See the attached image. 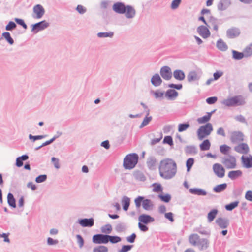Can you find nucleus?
<instances>
[{
  "instance_id": "obj_1",
  "label": "nucleus",
  "mask_w": 252,
  "mask_h": 252,
  "mask_svg": "<svg viewBox=\"0 0 252 252\" xmlns=\"http://www.w3.org/2000/svg\"><path fill=\"white\" fill-rule=\"evenodd\" d=\"M158 169L162 178L169 180L173 178L177 173V164L172 159L167 158L160 161Z\"/></svg>"
},
{
  "instance_id": "obj_2",
  "label": "nucleus",
  "mask_w": 252,
  "mask_h": 252,
  "mask_svg": "<svg viewBox=\"0 0 252 252\" xmlns=\"http://www.w3.org/2000/svg\"><path fill=\"white\" fill-rule=\"evenodd\" d=\"M139 157L137 154L133 153L127 155L124 158L123 167L125 169L134 168L138 163Z\"/></svg>"
},
{
  "instance_id": "obj_3",
  "label": "nucleus",
  "mask_w": 252,
  "mask_h": 252,
  "mask_svg": "<svg viewBox=\"0 0 252 252\" xmlns=\"http://www.w3.org/2000/svg\"><path fill=\"white\" fill-rule=\"evenodd\" d=\"M222 103L228 107H235L245 104L246 101L241 95H239L224 99Z\"/></svg>"
},
{
  "instance_id": "obj_4",
  "label": "nucleus",
  "mask_w": 252,
  "mask_h": 252,
  "mask_svg": "<svg viewBox=\"0 0 252 252\" xmlns=\"http://www.w3.org/2000/svg\"><path fill=\"white\" fill-rule=\"evenodd\" d=\"M213 130L212 125L210 123H207L201 126L197 131L198 139L202 140L205 137L210 135Z\"/></svg>"
},
{
  "instance_id": "obj_5",
  "label": "nucleus",
  "mask_w": 252,
  "mask_h": 252,
  "mask_svg": "<svg viewBox=\"0 0 252 252\" xmlns=\"http://www.w3.org/2000/svg\"><path fill=\"white\" fill-rule=\"evenodd\" d=\"M222 163L227 169H234L237 166L236 158L230 155L228 157L222 158Z\"/></svg>"
},
{
  "instance_id": "obj_6",
  "label": "nucleus",
  "mask_w": 252,
  "mask_h": 252,
  "mask_svg": "<svg viewBox=\"0 0 252 252\" xmlns=\"http://www.w3.org/2000/svg\"><path fill=\"white\" fill-rule=\"evenodd\" d=\"M32 32L36 34L40 31L44 30L49 26V23L45 20H43L38 23L32 24Z\"/></svg>"
},
{
  "instance_id": "obj_7",
  "label": "nucleus",
  "mask_w": 252,
  "mask_h": 252,
  "mask_svg": "<svg viewBox=\"0 0 252 252\" xmlns=\"http://www.w3.org/2000/svg\"><path fill=\"white\" fill-rule=\"evenodd\" d=\"M161 77L165 80H169L172 78V72L171 68L168 66H163L160 69Z\"/></svg>"
},
{
  "instance_id": "obj_8",
  "label": "nucleus",
  "mask_w": 252,
  "mask_h": 252,
  "mask_svg": "<svg viewBox=\"0 0 252 252\" xmlns=\"http://www.w3.org/2000/svg\"><path fill=\"white\" fill-rule=\"evenodd\" d=\"M108 234H97L93 236L92 241L94 244H107Z\"/></svg>"
},
{
  "instance_id": "obj_9",
  "label": "nucleus",
  "mask_w": 252,
  "mask_h": 252,
  "mask_svg": "<svg viewBox=\"0 0 252 252\" xmlns=\"http://www.w3.org/2000/svg\"><path fill=\"white\" fill-rule=\"evenodd\" d=\"M213 170L215 174L219 178H222L225 176V169L220 163H215L213 165Z\"/></svg>"
},
{
  "instance_id": "obj_10",
  "label": "nucleus",
  "mask_w": 252,
  "mask_h": 252,
  "mask_svg": "<svg viewBox=\"0 0 252 252\" xmlns=\"http://www.w3.org/2000/svg\"><path fill=\"white\" fill-rule=\"evenodd\" d=\"M244 135L241 131H233L231 134L230 141L232 143H237L244 141Z\"/></svg>"
},
{
  "instance_id": "obj_11",
  "label": "nucleus",
  "mask_w": 252,
  "mask_h": 252,
  "mask_svg": "<svg viewBox=\"0 0 252 252\" xmlns=\"http://www.w3.org/2000/svg\"><path fill=\"white\" fill-rule=\"evenodd\" d=\"M241 33V31L237 27H232L226 31V36L230 39L238 37Z\"/></svg>"
},
{
  "instance_id": "obj_12",
  "label": "nucleus",
  "mask_w": 252,
  "mask_h": 252,
  "mask_svg": "<svg viewBox=\"0 0 252 252\" xmlns=\"http://www.w3.org/2000/svg\"><path fill=\"white\" fill-rule=\"evenodd\" d=\"M197 32L203 38H207L210 36L211 33L209 29L205 26L201 25L197 28Z\"/></svg>"
},
{
  "instance_id": "obj_13",
  "label": "nucleus",
  "mask_w": 252,
  "mask_h": 252,
  "mask_svg": "<svg viewBox=\"0 0 252 252\" xmlns=\"http://www.w3.org/2000/svg\"><path fill=\"white\" fill-rule=\"evenodd\" d=\"M33 12L35 14V16L32 15V17L36 19H40L45 13V9L40 4H37L34 6Z\"/></svg>"
},
{
  "instance_id": "obj_14",
  "label": "nucleus",
  "mask_w": 252,
  "mask_h": 252,
  "mask_svg": "<svg viewBox=\"0 0 252 252\" xmlns=\"http://www.w3.org/2000/svg\"><path fill=\"white\" fill-rule=\"evenodd\" d=\"M126 6L124 3L122 2H117L115 3L113 6L112 9L116 13L118 14H125L126 13Z\"/></svg>"
},
{
  "instance_id": "obj_15",
  "label": "nucleus",
  "mask_w": 252,
  "mask_h": 252,
  "mask_svg": "<svg viewBox=\"0 0 252 252\" xmlns=\"http://www.w3.org/2000/svg\"><path fill=\"white\" fill-rule=\"evenodd\" d=\"M216 224L221 229H225L229 225V220L227 218L219 217L216 220Z\"/></svg>"
},
{
  "instance_id": "obj_16",
  "label": "nucleus",
  "mask_w": 252,
  "mask_h": 252,
  "mask_svg": "<svg viewBox=\"0 0 252 252\" xmlns=\"http://www.w3.org/2000/svg\"><path fill=\"white\" fill-rule=\"evenodd\" d=\"M78 222L82 227H90L94 225V220L93 218H90L89 219H80L78 220Z\"/></svg>"
},
{
  "instance_id": "obj_17",
  "label": "nucleus",
  "mask_w": 252,
  "mask_h": 252,
  "mask_svg": "<svg viewBox=\"0 0 252 252\" xmlns=\"http://www.w3.org/2000/svg\"><path fill=\"white\" fill-rule=\"evenodd\" d=\"M234 150L238 153L246 154L249 152V147L247 143H242L234 147Z\"/></svg>"
},
{
  "instance_id": "obj_18",
  "label": "nucleus",
  "mask_w": 252,
  "mask_h": 252,
  "mask_svg": "<svg viewBox=\"0 0 252 252\" xmlns=\"http://www.w3.org/2000/svg\"><path fill=\"white\" fill-rule=\"evenodd\" d=\"M138 220L144 224H148V223L154 222L155 219L149 215L143 214L139 216Z\"/></svg>"
},
{
  "instance_id": "obj_19",
  "label": "nucleus",
  "mask_w": 252,
  "mask_h": 252,
  "mask_svg": "<svg viewBox=\"0 0 252 252\" xmlns=\"http://www.w3.org/2000/svg\"><path fill=\"white\" fill-rule=\"evenodd\" d=\"M241 160L243 166L246 168H252V156L249 155V156H242Z\"/></svg>"
},
{
  "instance_id": "obj_20",
  "label": "nucleus",
  "mask_w": 252,
  "mask_h": 252,
  "mask_svg": "<svg viewBox=\"0 0 252 252\" xmlns=\"http://www.w3.org/2000/svg\"><path fill=\"white\" fill-rule=\"evenodd\" d=\"M209 245V241L206 238H199L197 245L198 249L200 251H203L206 250Z\"/></svg>"
},
{
  "instance_id": "obj_21",
  "label": "nucleus",
  "mask_w": 252,
  "mask_h": 252,
  "mask_svg": "<svg viewBox=\"0 0 252 252\" xmlns=\"http://www.w3.org/2000/svg\"><path fill=\"white\" fill-rule=\"evenodd\" d=\"M151 83L154 87H158L161 85L162 80L158 73H156L151 77Z\"/></svg>"
},
{
  "instance_id": "obj_22",
  "label": "nucleus",
  "mask_w": 252,
  "mask_h": 252,
  "mask_svg": "<svg viewBox=\"0 0 252 252\" xmlns=\"http://www.w3.org/2000/svg\"><path fill=\"white\" fill-rule=\"evenodd\" d=\"M125 16L127 18H133L136 14V11L131 5H126V7Z\"/></svg>"
},
{
  "instance_id": "obj_23",
  "label": "nucleus",
  "mask_w": 252,
  "mask_h": 252,
  "mask_svg": "<svg viewBox=\"0 0 252 252\" xmlns=\"http://www.w3.org/2000/svg\"><path fill=\"white\" fill-rule=\"evenodd\" d=\"M157 163V159L154 156H151L147 159L146 164L148 168L151 170L156 169V166Z\"/></svg>"
},
{
  "instance_id": "obj_24",
  "label": "nucleus",
  "mask_w": 252,
  "mask_h": 252,
  "mask_svg": "<svg viewBox=\"0 0 252 252\" xmlns=\"http://www.w3.org/2000/svg\"><path fill=\"white\" fill-rule=\"evenodd\" d=\"M178 92L174 89H169L165 94V97L169 100H174L178 96Z\"/></svg>"
},
{
  "instance_id": "obj_25",
  "label": "nucleus",
  "mask_w": 252,
  "mask_h": 252,
  "mask_svg": "<svg viewBox=\"0 0 252 252\" xmlns=\"http://www.w3.org/2000/svg\"><path fill=\"white\" fill-rule=\"evenodd\" d=\"M189 191L190 193L198 196H206L207 194L205 190L197 188H190Z\"/></svg>"
},
{
  "instance_id": "obj_26",
  "label": "nucleus",
  "mask_w": 252,
  "mask_h": 252,
  "mask_svg": "<svg viewBox=\"0 0 252 252\" xmlns=\"http://www.w3.org/2000/svg\"><path fill=\"white\" fill-rule=\"evenodd\" d=\"M174 78L179 81L183 80L186 77L184 72L180 69H176L173 73Z\"/></svg>"
},
{
  "instance_id": "obj_27",
  "label": "nucleus",
  "mask_w": 252,
  "mask_h": 252,
  "mask_svg": "<svg viewBox=\"0 0 252 252\" xmlns=\"http://www.w3.org/2000/svg\"><path fill=\"white\" fill-rule=\"evenodd\" d=\"M200 77L198 75L197 72L195 71H190L187 75V80L189 82L197 81Z\"/></svg>"
},
{
  "instance_id": "obj_28",
  "label": "nucleus",
  "mask_w": 252,
  "mask_h": 252,
  "mask_svg": "<svg viewBox=\"0 0 252 252\" xmlns=\"http://www.w3.org/2000/svg\"><path fill=\"white\" fill-rule=\"evenodd\" d=\"M185 152L187 155H195L198 151L194 145H187L185 148Z\"/></svg>"
},
{
  "instance_id": "obj_29",
  "label": "nucleus",
  "mask_w": 252,
  "mask_h": 252,
  "mask_svg": "<svg viewBox=\"0 0 252 252\" xmlns=\"http://www.w3.org/2000/svg\"><path fill=\"white\" fill-rule=\"evenodd\" d=\"M242 172L240 170L230 171L228 174V177L231 180H234L241 176Z\"/></svg>"
},
{
  "instance_id": "obj_30",
  "label": "nucleus",
  "mask_w": 252,
  "mask_h": 252,
  "mask_svg": "<svg viewBox=\"0 0 252 252\" xmlns=\"http://www.w3.org/2000/svg\"><path fill=\"white\" fill-rule=\"evenodd\" d=\"M200 238L199 236L197 234H191L189 237V243L193 246H196Z\"/></svg>"
},
{
  "instance_id": "obj_31",
  "label": "nucleus",
  "mask_w": 252,
  "mask_h": 252,
  "mask_svg": "<svg viewBox=\"0 0 252 252\" xmlns=\"http://www.w3.org/2000/svg\"><path fill=\"white\" fill-rule=\"evenodd\" d=\"M217 48L221 51H225L228 49V46L221 39H219L216 43Z\"/></svg>"
},
{
  "instance_id": "obj_32",
  "label": "nucleus",
  "mask_w": 252,
  "mask_h": 252,
  "mask_svg": "<svg viewBox=\"0 0 252 252\" xmlns=\"http://www.w3.org/2000/svg\"><path fill=\"white\" fill-rule=\"evenodd\" d=\"M7 203L9 206L12 208H15L16 207V200L11 192H9L7 194Z\"/></svg>"
},
{
  "instance_id": "obj_33",
  "label": "nucleus",
  "mask_w": 252,
  "mask_h": 252,
  "mask_svg": "<svg viewBox=\"0 0 252 252\" xmlns=\"http://www.w3.org/2000/svg\"><path fill=\"white\" fill-rule=\"evenodd\" d=\"M142 207L146 210H152L154 207L152 201L149 199H145L142 203Z\"/></svg>"
},
{
  "instance_id": "obj_34",
  "label": "nucleus",
  "mask_w": 252,
  "mask_h": 252,
  "mask_svg": "<svg viewBox=\"0 0 252 252\" xmlns=\"http://www.w3.org/2000/svg\"><path fill=\"white\" fill-rule=\"evenodd\" d=\"M227 186V184L226 183L219 184L214 187L213 190L216 193H220L226 189Z\"/></svg>"
},
{
  "instance_id": "obj_35",
  "label": "nucleus",
  "mask_w": 252,
  "mask_h": 252,
  "mask_svg": "<svg viewBox=\"0 0 252 252\" xmlns=\"http://www.w3.org/2000/svg\"><path fill=\"white\" fill-rule=\"evenodd\" d=\"M130 198L126 196H124L122 199V204L123 210L125 211L128 210L130 205Z\"/></svg>"
},
{
  "instance_id": "obj_36",
  "label": "nucleus",
  "mask_w": 252,
  "mask_h": 252,
  "mask_svg": "<svg viewBox=\"0 0 252 252\" xmlns=\"http://www.w3.org/2000/svg\"><path fill=\"white\" fill-rule=\"evenodd\" d=\"M218 213V210L217 209H213L207 215V219L209 222H211L216 218V215Z\"/></svg>"
},
{
  "instance_id": "obj_37",
  "label": "nucleus",
  "mask_w": 252,
  "mask_h": 252,
  "mask_svg": "<svg viewBox=\"0 0 252 252\" xmlns=\"http://www.w3.org/2000/svg\"><path fill=\"white\" fill-rule=\"evenodd\" d=\"M211 146V143L208 139L204 140L199 145L201 151L208 150Z\"/></svg>"
},
{
  "instance_id": "obj_38",
  "label": "nucleus",
  "mask_w": 252,
  "mask_h": 252,
  "mask_svg": "<svg viewBox=\"0 0 252 252\" xmlns=\"http://www.w3.org/2000/svg\"><path fill=\"white\" fill-rule=\"evenodd\" d=\"M150 93L154 95L155 98L157 99L162 98L164 94V92L160 90H157L156 91L151 90Z\"/></svg>"
},
{
  "instance_id": "obj_39",
  "label": "nucleus",
  "mask_w": 252,
  "mask_h": 252,
  "mask_svg": "<svg viewBox=\"0 0 252 252\" xmlns=\"http://www.w3.org/2000/svg\"><path fill=\"white\" fill-rule=\"evenodd\" d=\"M107 243L110 242L112 244H116L121 241L122 239L118 236H111L108 235Z\"/></svg>"
},
{
  "instance_id": "obj_40",
  "label": "nucleus",
  "mask_w": 252,
  "mask_h": 252,
  "mask_svg": "<svg viewBox=\"0 0 252 252\" xmlns=\"http://www.w3.org/2000/svg\"><path fill=\"white\" fill-rule=\"evenodd\" d=\"M239 201H235L234 202H231L229 204H226L225 206V208L227 211H232L234 208L237 207L239 204Z\"/></svg>"
},
{
  "instance_id": "obj_41",
  "label": "nucleus",
  "mask_w": 252,
  "mask_h": 252,
  "mask_svg": "<svg viewBox=\"0 0 252 252\" xmlns=\"http://www.w3.org/2000/svg\"><path fill=\"white\" fill-rule=\"evenodd\" d=\"M126 229V225L125 223L122 222L117 224L115 227V230L118 233L124 232Z\"/></svg>"
},
{
  "instance_id": "obj_42",
  "label": "nucleus",
  "mask_w": 252,
  "mask_h": 252,
  "mask_svg": "<svg viewBox=\"0 0 252 252\" xmlns=\"http://www.w3.org/2000/svg\"><path fill=\"white\" fill-rule=\"evenodd\" d=\"M232 58L236 60L242 59L244 57V53L240 52L236 50H233L232 51Z\"/></svg>"
},
{
  "instance_id": "obj_43",
  "label": "nucleus",
  "mask_w": 252,
  "mask_h": 252,
  "mask_svg": "<svg viewBox=\"0 0 252 252\" xmlns=\"http://www.w3.org/2000/svg\"><path fill=\"white\" fill-rule=\"evenodd\" d=\"M112 230V226L110 224H106L101 228V231L105 234H108L111 233Z\"/></svg>"
},
{
  "instance_id": "obj_44",
  "label": "nucleus",
  "mask_w": 252,
  "mask_h": 252,
  "mask_svg": "<svg viewBox=\"0 0 252 252\" xmlns=\"http://www.w3.org/2000/svg\"><path fill=\"white\" fill-rule=\"evenodd\" d=\"M93 252H108V249L106 246L99 245L94 247L93 250Z\"/></svg>"
},
{
  "instance_id": "obj_45",
  "label": "nucleus",
  "mask_w": 252,
  "mask_h": 252,
  "mask_svg": "<svg viewBox=\"0 0 252 252\" xmlns=\"http://www.w3.org/2000/svg\"><path fill=\"white\" fill-rule=\"evenodd\" d=\"M135 178L140 181H144L146 180V177L144 174L141 171H137L134 173Z\"/></svg>"
},
{
  "instance_id": "obj_46",
  "label": "nucleus",
  "mask_w": 252,
  "mask_h": 252,
  "mask_svg": "<svg viewBox=\"0 0 252 252\" xmlns=\"http://www.w3.org/2000/svg\"><path fill=\"white\" fill-rule=\"evenodd\" d=\"M2 36L5 39L7 42L10 45L14 44V41L12 38L11 37L10 34L8 32H4L2 33Z\"/></svg>"
},
{
  "instance_id": "obj_47",
  "label": "nucleus",
  "mask_w": 252,
  "mask_h": 252,
  "mask_svg": "<svg viewBox=\"0 0 252 252\" xmlns=\"http://www.w3.org/2000/svg\"><path fill=\"white\" fill-rule=\"evenodd\" d=\"M190 125L189 123H184L179 124L178 125V131L180 132L185 131L189 127Z\"/></svg>"
},
{
  "instance_id": "obj_48",
  "label": "nucleus",
  "mask_w": 252,
  "mask_h": 252,
  "mask_svg": "<svg viewBox=\"0 0 252 252\" xmlns=\"http://www.w3.org/2000/svg\"><path fill=\"white\" fill-rule=\"evenodd\" d=\"M158 197L162 201L165 203L169 202L171 199V195L169 194H159Z\"/></svg>"
},
{
  "instance_id": "obj_49",
  "label": "nucleus",
  "mask_w": 252,
  "mask_h": 252,
  "mask_svg": "<svg viewBox=\"0 0 252 252\" xmlns=\"http://www.w3.org/2000/svg\"><path fill=\"white\" fill-rule=\"evenodd\" d=\"M144 197L142 196H138L135 199L134 202L135 204L136 207L137 208H139L141 206V204L142 205V203H143V201L144 200Z\"/></svg>"
},
{
  "instance_id": "obj_50",
  "label": "nucleus",
  "mask_w": 252,
  "mask_h": 252,
  "mask_svg": "<svg viewBox=\"0 0 252 252\" xmlns=\"http://www.w3.org/2000/svg\"><path fill=\"white\" fill-rule=\"evenodd\" d=\"M194 162V159L192 158H188L186 163V165L187 167V170L188 172L189 171L193 165Z\"/></svg>"
},
{
  "instance_id": "obj_51",
  "label": "nucleus",
  "mask_w": 252,
  "mask_h": 252,
  "mask_svg": "<svg viewBox=\"0 0 252 252\" xmlns=\"http://www.w3.org/2000/svg\"><path fill=\"white\" fill-rule=\"evenodd\" d=\"M97 36L99 38H105V37H112L114 35V32H98L97 34Z\"/></svg>"
},
{
  "instance_id": "obj_52",
  "label": "nucleus",
  "mask_w": 252,
  "mask_h": 252,
  "mask_svg": "<svg viewBox=\"0 0 252 252\" xmlns=\"http://www.w3.org/2000/svg\"><path fill=\"white\" fill-rule=\"evenodd\" d=\"M230 149V147L225 144L222 145L220 147V152L224 155L228 154L229 151Z\"/></svg>"
},
{
  "instance_id": "obj_53",
  "label": "nucleus",
  "mask_w": 252,
  "mask_h": 252,
  "mask_svg": "<svg viewBox=\"0 0 252 252\" xmlns=\"http://www.w3.org/2000/svg\"><path fill=\"white\" fill-rule=\"evenodd\" d=\"M152 120V116H149V117L145 116V117L143 119L142 123L140 125L139 128H142L146 126H147Z\"/></svg>"
},
{
  "instance_id": "obj_54",
  "label": "nucleus",
  "mask_w": 252,
  "mask_h": 252,
  "mask_svg": "<svg viewBox=\"0 0 252 252\" xmlns=\"http://www.w3.org/2000/svg\"><path fill=\"white\" fill-rule=\"evenodd\" d=\"M152 186H153V191L155 192H161L163 190L162 186L159 183H154Z\"/></svg>"
},
{
  "instance_id": "obj_55",
  "label": "nucleus",
  "mask_w": 252,
  "mask_h": 252,
  "mask_svg": "<svg viewBox=\"0 0 252 252\" xmlns=\"http://www.w3.org/2000/svg\"><path fill=\"white\" fill-rule=\"evenodd\" d=\"M133 247V246L131 245H124L121 249L118 250V252H128L131 250Z\"/></svg>"
},
{
  "instance_id": "obj_56",
  "label": "nucleus",
  "mask_w": 252,
  "mask_h": 252,
  "mask_svg": "<svg viewBox=\"0 0 252 252\" xmlns=\"http://www.w3.org/2000/svg\"><path fill=\"white\" fill-rule=\"evenodd\" d=\"M210 115H205L202 117L198 118L197 120L199 124H204L207 123L210 120Z\"/></svg>"
},
{
  "instance_id": "obj_57",
  "label": "nucleus",
  "mask_w": 252,
  "mask_h": 252,
  "mask_svg": "<svg viewBox=\"0 0 252 252\" xmlns=\"http://www.w3.org/2000/svg\"><path fill=\"white\" fill-rule=\"evenodd\" d=\"M196 231L201 234L208 236H210V235L211 234V232H210V230H207L205 229V228H202V227L197 228L196 229Z\"/></svg>"
},
{
  "instance_id": "obj_58",
  "label": "nucleus",
  "mask_w": 252,
  "mask_h": 252,
  "mask_svg": "<svg viewBox=\"0 0 252 252\" xmlns=\"http://www.w3.org/2000/svg\"><path fill=\"white\" fill-rule=\"evenodd\" d=\"M46 136H47L46 135L33 136L32 134H30L29 135V138L30 140H32L33 142H34L36 140H40V139H42L43 138H44Z\"/></svg>"
},
{
  "instance_id": "obj_59",
  "label": "nucleus",
  "mask_w": 252,
  "mask_h": 252,
  "mask_svg": "<svg viewBox=\"0 0 252 252\" xmlns=\"http://www.w3.org/2000/svg\"><path fill=\"white\" fill-rule=\"evenodd\" d=\"M47 178V176L46 174H42L38 176L35 178V182L37 183H41L45 182Z\"/></svg>"
},
{
  "instance_id": "obj_60",
  "label": "nucleus",
  "mask_w": 252,
  "mask_h": 252,
  "mask_svg": "<svg viewBox=\"0 0 252 252\" xmlns=\"http://www.w3.org/2000/svg\"><path fill=\"white\" fill-rule=\"evenodd\" d=\"M162 143L167 144L170 146L174 145L172 137L171 136H166L164 137Z\"/></svg>"
},
{
  "instance_id": "obj_61",
  "label": "nucleus",
  "mask_w": 252,
  "mask_h": 252,
  "mask_svg": "<svg viewBox=\"0 0 252 252\" xmlns=\"http://www.w3.org/2000/svg\"><path fill=\"white\" fill-rule=\"evenodd\" d=\"M16 23L13 21H10L5 27V29L7 31H12L16 27Z\"/></svg>"
},
{
  "instance_id": "obj_62",
  "label": "nucleus",
  "mask_w": 252,
  "mask_h": 252,
  "mask_svg": "<svg viewBox=\"0 0 252 252\" xmlns=\"http://www.w3.org/2000/svg\"><path fill=\"white\" fill-rule=\"evenodd\" d=\"M14 20H15V21L16 22V23H17L18 25L22 26V27L24 29L26 30L27 29V28H28L27 25H26V24L25 23L23 19L16 18H15Z\"/></svg>"
},
{
  "instance_id": "obj_63",
  "label": "nucleus",
  "mask_w": 252,
  "mask_h": 252,
  "mask_svg": "<svg viewBox=\"0 0 252 252\" xmlns=\"http://www.w3.org/2000/svg\"><path fill=\"white\" fill-rule=\"evenodd\" d=\"M181 2L182 0H173L171 4V8L172 9H177L179 7Z\"/></svg>"
},
{
  "instance_id": "obj_64",
  "label": "nucleus",
  "mask_w": 252,
  "mask_h": 252,
  "mask_svg": "<svg viewBox=\"0 0 252 252\" xmlns=\"http://www.w3.org/2000/svg\"><path fill=\"white\" fill-rule=\"evenodd\" d=\"M244 53L246 56H250L252 55V44L246 47Z\"/></svg>"
}]
</instances>
